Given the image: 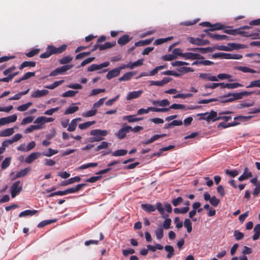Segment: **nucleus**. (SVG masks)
<instances>
[{
  "mask_svg": "<svg viewBox=\"0 0 260 260\" xmlns=\"http://www.w3.org/2000/svg\"><path fill=\"white\" fill-rule=\"evenodd\" d=\"M110 62L106 61L100 64H92L87 68L88 72H93L95 71L99 70L102 68L107 67L109 66Z\"/></svg>",
  "mask_w": 260,
  "mask_h": 260,
  "instance_id": "1a4fd4ad",
  "label": "nucleus"
},
{
  "mask_svg": "<svg viewBox=\"0 0 260 260\" xmlns=\"http://www.w3.org/2000/svg\"><path fill=\"white\" fill-rule=\"evenodd\" d=\"M234 236L237 240L239 241L244 238V235L243 233L240 232L239 230H236L234 231Z\"/></svg>",
  "mask_w": 260,
  "mask_h": 260,
  "instance_id": "69168bd1",
  "label": "nucleus"
},
{
  "mask_svg": "<svg viewBox=\"0 0 260 260\" xmlns=\"http://www.w3.org/2000/svg\"><path fill=\"white\" fill-rule=\"evenodd\" d=\"M22 186L20 185V181L15 182L11 186L10 188V192L12 198H15L18 195L22 190Z\"/></svg>",
  "mask_w": 260,
  "mask_h": 260,
  "instance_id": "7ed1b4c3",
  "label": "nucleus"
},
{
  "mask_svg": "<svg viewBox=\"0 0 260 260\" xmlns=\"http://www.w3.org/2000/svg\"><path fill=\"white\" fill-rule=\"evenodd\" d=\"M183 57H184L186 59L192 60L204 58V57L203 56H201L200 54L192 52L184 53L183 54Z\"/></svg>",
  "mask_w": 260,
  "mask_h": 260,
  "instance_id": "ddd939ff",
  "label": "nucleus"
},
{
  "mask_svg": "<svg viewBox=\"0 0 260 260\" xmlns=\"http://www.w3.org/2000/svg\"><path fill=\"white\" fill-rule=\"evenodd\" d=\"M143 59H140L134 62H129L126 64H122V68H129L131 69H133L135 67L143 65Z\"/></svg>",
  "mask_w": 260,
  "mask_h": 260,
  "instance_id": "dca6fc26",
  "label": "nucleus"
},
{
  "mask_svg": "<svg viewBox=\"0 0 260 260\" xmlns=\"http://www.w3.org/2000/svg\"><path fill=\"white\" fill-rule=\"evenodd\" d=\"M213 58H224L240 59L242 58V55L239 54H231L223 52L215 53L212 55Z\"/></svg>",
  "mask_w": 260,
  "mask_h": 260,
  "instance_id": "f257e3e1",
  "label": "nucleus"
},
{
  "mask_svg": "<svg viewBox=\"0 0 260 260\" xmlns=\"http://www.w3.org/2000/svg\"><path fill=\"white\" fill-rule=\"evenodd\" d=\"M78 91L74 90H68L62 93L61 96L62 97H73L77 93Z\"/></svg>",
  "mask_w": 260,
  "mask_h": 260,
  "instance_id": "052dcab7",
  "label": "nucleus"
},
{
  "mask_svg": "<svg viewBox=\"0 0 260 260\" xmlns=\"http://www.w3.org/2000/svg\"><path fill=\"white\" fill-rule=\"evenodd\" d=\"M43 128L41 125H31L25 130V133L27 134L37 129H40Z\"/></svg>",
  "mask_w": 260,
  "mask_h": 260,
  "instance_id": "ea45409f",
  "label": "nucleus"
},
{
  "mask_svg": "<svg viewBox=\"0 0 260 260\" xmlns=\"http://www.w3.org/2000/svg\"><path fill=\"white\" fill-rule=\"evenodd\" d=\"M87 184L86 183H82L79 184L77 185L75 187H72L70 188H68L67 190L68 193H73L78 192L83 187L86 186Z\"/></svg>",
  "mask_w": 260,
  "mask_h": 260,
  "instance_id": "7c9ffc66",
  "label": "nucleus"
},
{
  "mask_svg": "<svg viewBox=\"0 0 260 260\" xmlns=\"http://www.w3.org/2000/svg\"><path fill=\"white\" fill-rule=\"evenodd\" d=\"M79 110L78 106L69 107L64 112V114L68 115L70 114H73Z\"/></svg>",
  "mask_w": 260,
  "mask_h": 260,
  "instance_id": "3c124183",
  "label": "nucleus"
},
{
  "mask_svg": "<svg viewBox=\"0 0 260 260\" xmlns=\"http://www.w3.org/2000/svg\"><path fill=\"white\" fill-rule=\"evenodd\" d=\"M73 67L71 64L64 65L61 67L57 68L50 74V76H55L59 74H62L68 70L71 69Z\"/></svg>",
  "mask_w": 260,
  "mask_h": 260,
  "instance_id": "20e7f679",
  "label": "nucleus"
},
{
  "mask_svg": "<svg viewBox=\"0 0 260 260\" xmlns=\"http://www.w3.org/2000/svg\"><path fill=\"white\" fill-rule=\"evenodd\" d=\"M73 57L72 56L68 55L59 59L58 62L60 64H66L70 63Z\"/></svg>",
  "mask_w": 260,
  "mask_h": 260,
  "instance_id": "58836bf2",
  "label": "nucleus"
},
{
  "mask_svg": "<svg viewBox=\"0 0 260 260\" xmlns=\"http://www.w3.org/2000/svg\"><path fill=\"white\" fill-rule=\"evenodd\" d=\"M252 173L250 172H249L248 169L246 167L244 169L243 174L239 177L238 180L240 181H242L252 177Z\"/></svg>",
  "mask_w": 260,
  "mask_h": 260,
  "instance_id": "c756f323",
  "label": "nucleus"
},
{
  "mask_svg": "<svg viewBox=\"0 0 260 260\" xmlns=\"http://www.w3.org/2000/svg\"><path fill=\"white\" fill-rule=\"evenodd\" d=\"M141 208L143 210L149 213L154 212L156 210L155 206L150 204H142Z\"/></svg>",
  "mask_w": 260,
  "mask_h": 260,
  "instance_id": "bb28decb",
  "label": "nucleus"
},
{
  "mask_svg": "<svg viewBox=\"0 0 260 260\" xmlns=\"http://www.w3.org/2000/svg\"><path fill=\"white\" fill-rule=\"evenodd\" d=\"M36 63L35 61H25L23 62L19 69L20 70H22L23 68L26 67H35L36 66Z\"/></svg>",
  "mask_w": 260,
  "mask_h": 260,
  "instance_id": "c9c22d12",
  "label": "nucleus"
},
{
  "mask_svg": "<svg viewBox=\"0 0 260 260\" xmlns=\"http://www.w3.org/2000/svg\"><path fill=\"white\" fill-rule=\"evenodd\" d=\"M97 110L95 109H91V110L86 111L82 114V116L84 117H89L93 116L96 114Z\"/></svg>",
  "mask_w": 260,
  "mask_h": 260,
  "instance_id": "864d4df0",
  "label": "nucleus"
},
{
  "mask_svg": "<svg viewBox=\"0 0 260 260\" xmlns=\"http://www.w3.org/2000/svg\"><path fill=\"white\" fill-rule=\"evenodd\" d=\"M188 50L192 51L194 52H199L201 53L204 54L207 52H212L214 50V47H207V48H188Z\"/></svg>",
  "mask_w": 260,
  "mask_h": 260,
  "instance_id": "f3484780",
  "label": "nucleus"
},
{
  "mask_svg": "<svg viewBox=\"0 0 260 260\" xmlns=\"http://www.w3.org/2000/svg\"><path fill=\"white\" fill-rule=\"evenodd\" d=\"M32 105V103L28 102L25 104L21 105L17 108V110L19 111H25Z\"/></svg>",
  "mask_w": 260,
  "mask_h": 260,
  "instance_id": "bf43d9fd",
  "label": "nucleus"
},
{
  "mask_svg": "<svg viewBox=\"0 0 260 260\" xmlns=\"http://www.w3.org/2000/svg\"><path fill=\"white\" fill-rule=\"evenodd\" d=\"M30 170L31 169L30 167H28L23 170H21V171L16 173L15 177L12 178V180H14L18 178L26 176L27 174V173L30 171Z\"/></svg>",
  "mask_w": 260,
  "mask_h": 260,
  "instance_id": "b1692460",
  "label": "nucleus"
},
{
  "mask_svg": "<svg viewBox=\"0 0 260 260\" xmlns=\"http://www.w3.org/2000/svg\"><path fill=\"white\" fill-rule=\"evenodd\" d=\"M252 93H253V92L245 91L241 92H237L235 96L238 98V100H240L242 99L244 96H249Z\"/></svg>",
  "mask_w": 260,
  "mask_h": 260,
  "instance_id": "09e8293b",
  "label": "nucleus"
},
{
  "mask_svg": "<svg viewBox=\"0 0 260 260\" xmlns=\"http://www.w3.org/2000/svg\"><path fill=\"white\" fill-rule=\"evenodd\" d=\"M252 87H259L260 88V79L254 80L250 82V84L246 86V88H249Z\"/></svg>",
  "mask_w": 260,
  "mask_h": 260,
  "instance_id": "6e6d98bb",
  "label": "nucleus"
},
{
  "mask_svg": "<svg viewBox=\"0 0 260 260\" xmlns=\"http://www.w3.org/2000/svg\"><path fill=\"white\" fill-rule=\"evenodd\" d=\"M243 85L239 83H221L220 88H227L229 89H234L239 87H242Z\"/></svg>",
  "mask_w": 260,
  "mask_h": 260,
  "instance_id": "4be33fe9",
  "label": "nucleus"
},
{
  "mask_svg": "<svg viewBox=\"0 0 260 260\" xmlns=\"http://www.w3.org/2000/svg\"><path fill=\"white\" fill-rule=\"evenodd\" d=\"M57 220V219L45 220L40 222L38 224L37 227L39 228H42L47 225L56 222Z\"/></svg>",
  "mask_w": 260,
  "mask_h": 260,
  "instance_id": "72a5a7b5",
  "label": "nucleus"
},
{
  "mask_svg": "<svg viewBox=\"0 0 260 260\" xmlns=\"http://www.w3.org/2000/svg\"><path fill=\"white\" fill-rule=\"evenodd\" d=\"M58 151L57 150L52 149L51 148H49L48 149V152H44L41 154L44 156L50 157L54 154H56L58 153Z\"/></svg>",
  "mask_w": 260,
  "mask_h": 260,
  "instance_id": "de8ad7c7",
  "label": "nucleus"
},
{
  "mask_svg": "<svg viewBox=\"0 0 260 260\" xmlns=\"http://www.w3.org/2000/svg\"><path fill=\"white\" fill-rule=\"evenodd\" d=\"M41 155L40 152H33L29 154L25 159V162L27 164H30Z\"/></svg>",
  "mask_w": 260,
  "mask_h": 260,
  "instance_id": "aec40b11",
  "label": "nucleus"
},
{
  "mask_svg": "<svg viewBox=\"0 0 260 260\" xmlns=\"http://www.w3.org/2000/svg\"><path fill=\"white\" fill-rule=\"evenodd\" d=\"M152 103L154 106H159L163 107L168 106L170 105V102L167 99H164L161 101H153Z\"/></svg>",
  "mask_w": 260,
  "mask_h": 260,
  "instance_id": "cd10ccee",
  "label": "nucleus"
},
{
  "mask_svg": "<svg viewBox=\"0 0 260 260\" xmlns=\"http://www.w3.org/2000/svg\"><path fill=\"white\" fill-rule=\"evenodd\" d=\"M107 99L106 97L100 99L97 102L95 103L92 106V109H95L99 108L103 105L104 101Z\"/></svg>",
  "mask_w": 260,
  "mask_h": 260,
  "instance_id": "0e129e2a",
  "label": "nucleus"
},
{
  "mask_svg": "<svg viewBox=\"0 0 260 260\" xmlns=\"http://www.w3.org/2000/svg\"><path fill=\"white\" fill-rule=\"evenodd\" d=\"M40 52L39 49H34L25 54L26 56L28 57H32L35 55L38 54Z\"/></svg>",
  "mask_w": 260,
  "mask_h": 260,
  "instance_id": "774afa93",
  "label": "nucleus"
},
{
  "mask_svg": "<svg viewBox=\"0 0 260 260\" xmlns=\"http://www.w3.org/2000/svg\"><path fill=\"white\" fill-rule=\"evenodd\" d=\"M135 72H129L125 73L122 76L119 78V81H128L135 75Z\"/></svg>",
  "mask_w": 260,
  "mask_h": 260,
  "instance_id": "f704fd0d",
  "label": "nucleus"
},
{
  "mask_svg": "<svg viewBox=\"0 0 260 260\" xmlns=\"http://www.w3.org/2000/svg\"><path fill=\"white\" fill-rule=\"evenodd\" d=\"M253 116H242L239 115L234 118V120L237 121L238 120V122H245L247 120H250Z\"/></svg>",
  "mask_w": 260,
  "mask_h": 260,
  "instance_id": "a18cd8bd",
  "label": "nucleus"
},
{
  "mask_svg": "<svg viewBox=\"0 0 260 260\" xmlns=\"http://www.w3.org/2000/svg\"><path fill=\"white\" fill-rule=\"evenodd\" d=\"M219 101L218 98H211L210 99H205L199 101L198 103L199 104H206L212 102Z\"/></svg>",
  "mask_w": 260,
  "mask_h": 260,
  "instance_id": "680f3d73",
  "label": "nucleus"
},
{
  "mask_svg": "<svg viewBox=\"0 0 260 260\" xmlns=\"http://www.w3.org/2000/svg\"><path fill=\"white\" fill-rule=\"evenodd\" d=\"M228 46L231 47L232 48V50L233 49H244L247 47L245 45L241 44H236V43H229Z\"/></svg>",
  "mask_w": 260,
  "mask_h": 260,
  "instance_id": "37998d69",
  "label": "nucleus"
},
{
  "mask_svg": "<svg viewBox=\"0 0 260 260\" xmlns=\"http://www.w3.org/2000/svg\"><path fill=\"white\" fill-rule=\"evenodd\" d=\"M52 53L49 46H47L46 51L43 53H42L40 57L42 58H47L52 55Z\"/></svg>",
  "mask_w": 260,
  "mask_h": 260,
  "instance_id": "e2e57ef3",
  "label": "nucleus"
},
{
  "mask_svg": "<svg viewBox=\"0 0 260 260\" xmlns=\"http://www.w3.org/2000/svg\"><path fill=\"white\" fill-rule=\"evenodd\" d=\"M17 116L16 115L14 114L6 117H3L0 119V126L5 124L14 122L16 121Z\"/></svg>",
  "mask_w": 260,
  "mask_h": 260,
  "instance_id": "9b49d317",
  "label": "nucleus"
},
{
  "mask_svg": "<svg viewBox=\"0 0 260 260\" xmlns=\"http://www.w3.org/2000/svg\"><path fill=\"white\" fill-rule=\"evenodd\" d=\"M184 226L185 228H186L187 231L188 233H190L191 232L192 228V223L190 221V220L186 218L185 219L184 221Z\"/></svg>",
  "mask_w": 260,
  "mask_h": 260,
  "instance_id": "8fccbe9b",
  "label": "nucleus"
},
{
  "mask_svg": "<svg viewBox=\"0 0 260 260\" xmlns=\"http://www.w3.org/2000/svg\"><path fill=\"white\" fill-rule=\"evenodd\" d=\"M253 231L254 234L253 236L252 239L254 241L257 240L260 236V224H257L254 228Z\"/></svg>",
  "mask_w": 260,
  "mask_h": 260,
  "instance_id": "e433bc0d",
  "label": "nucleus"
},
{
  "mask_svg": "<svg viewBox=\"0 0 260 260\" xmlns=\"http://www.w3.org/2000/svg\"><path fill=\"white\" fill-rule=\"evenodd\" d=\"M155 234L157 239L160 240L164 237V230L161 227L158 228L155 231Z\"/></svg>",
  "mask_w": 260,
  "mask_h": 260,
  "instance_id": "13d9d810",
  "label": "nucleus"
},
{
  "mask_svg": "<svg viewBox=\"0 0 260 260\" xmlns=\"http://www.w3.org/2000/svg\"><path fill=\"white\" fill-rule=\"evenodd\" d=\"M98 165L97 162H90L80 166L78 169L80 170H83L90 167H95Z\"/></svg>",
  "mask_w": 260,
  "mask_h": 260,
  "instance_id": "5fc2aeb1",
  "label": "nucleus"
},
{
  "mask_svg": "<svg viewBox=\"0 0 260 260\" xmlns=\"http://www.w3.org/2000/svg\"><path fill=\"white\" fill-rule=\"evenodd\" d=\"M116 45L115 42H106L104 44H100V50H104L107 49L111 48Z\"/></svg>",
  "mask_w": 260,
  "mask_h": 260,
  "instance_id": "4c0bfd02",
  "label": "nucleus"
},
{
  "mask_svg": "<svg viewBox=\"0 0 260 260\" xmlns=\"http://www.w3.org/2000/svg\"><path fill=\"white\" fill-rule=\"evenodd\" d=\"M49 47L50 49L52 54H57L62 53L64 52L67 48V45L63 44L59 47H55L53 45H49Z\"/></svg>",
  "mask_w": 260,
  "mask_h": 260,
  "instance_id": "9d476101",
  "label": "nucleus"
},
{
  "mask_svg": "<svg viewBox=\"0 0 260 260\" xmlns=\"http://www.w3.org/2000/svg\"><path fill=\"white\" fill-rule=\"evenodd\" d=\"M172 79L170 77H165L161 81H151L150 82V85H156L158 86H162L169 82H170Z\"/></svg>",
  "mask_w": 260,
  "mask_h": 260,
  "instance_id": "2eb2a0df",
  "label": "nucleus"
},
{
  "mask_svg": "<svg viewBox=\"0 0 260 260\" xmlns=\"http://www.w3.org/2000/svg\"><path fill=\"white\" fill-rule=\"evenodd\" d=\"M14 133V128H6L0 132V137H9L13 135Z\"/></svg>",
  "mask_w": 260,
  "mask_h": 260,
  "instance_id": "473e14b6",
  "label": "nucleus"
},
{
  "mask_svg": "<svg viewBox=\"0 0 260 260\" xmlns=\"http://www.w3.org/2000/svg\"><path fill=\"white\" fill-rule=\"evenodd\" d=\"M77 122H75V120H72L71 123L69 124L67 130L69 132H74L76 130L77 127Z\"/></svg>",
  "mask_w": 260,
  "mask_h": 260,
  "instance_id": "338daca9",
  "label": "nucleus"
},
{
  "mask_svg": "<svg viewBox=\"0 0 260 260\" xmlns=\"http://www.w3.org/2000/svg\"><path fill=\"white\" fill-rule=\"evenodd\" d=\"M143 92V90H141L129 92L126 96V100L129 101L132 100L134 99L138 98L141 96Z\"/></svg>",
  "mask_w": 260,
  "mask_h": 260,
  "instance_id": "412c9836",
  "label": "nucleus"
},
{
  "mask_svg": "<svg viewBox=\"0 0 260 260\" xmlns=\"http://www.w3.org/2000/svg\"><path fill=\"white\" fill-rule=\"evenodd\" d=\"M131 38L128 35H124L120 37L117 40V43L120 45H124L128 43Z\"/></svg>",
  "mask_w": 260,
  "mask_h": 260,
  "instance_id": "a878e982",
  "label": "nucleus"
},
{
  "mask_svg": "<svg viewBox=\"0 0 260 260\" xmlns=\"http://www.w3.org/2000/svg\"><path fill=\"white\" fill-rule=\"evenodd\" d=\"M108 134L107 130H102L100 129H92L90 132V135L95 136L96 138L104 140V137Z\"/></svg>",
  "mask_w": 260,
  "mask_h": 260,
  "instance_id": "0eeeda50",
  "label": "nucleus"
},
{
  "mask_svg": "<svg viewBox=\"0 0 260 260\" xmlns=\"http://www.w3.org/2000/svg\"><path fill=\"white\" fill-rule=\"evenodd\" d=\"M11 163V157L6 158L2 162L1 164V168L3 170H5L10 165Z\"/></svg>",
  "mask_w": 260,
  "mask_h": 260,
  "instance_id": "4d7b16f0",
  "label": "nucleus"
},
{
  "mask_svg": "<svg viewBox=\"0 0 260 260\" xmlns=\"http://www.w3.org/2000/svg\"><path fill=\"white\" fill-rule=\"evenodd\" d=\"M64 82L63 80H60L54 82L53 83L49 85H46L45 87L47 89H53L56 87L59 86L61 85L63 82Z\"/></svg>",
  "mask_w": 260,
  "mask_h": 260,
  "instance_id": "603ef678",
  "label": "nucleus"
},
{
  "mask_svg": "<svg viewBox=\"0 0 260 260\" xmlns=\"http://www.w3.org/2000/svg\"><path fill=\"white\" fill-rule=\"evenodd\" d=\"M131 129L132 126H123L115 135L118 139L120 140L123 139L126 137V134L129 133Z\"/></svg>",
  "mask_w": 260,
  "mask_h": 260,
  "instance_id": "423d86ee",
  "label": "nucleus"
},
{
  "mask_svg": "<svg viewBox=\"0 0 260 260\" xmlns=\"http://www.w3.org/2000/svg\"><path fill=\"white\" fill-rule=\"evenodd\" d=\"M127 151L125 149H119L112 152V155L114 156H120L126 155Z\"/></svg>",
  "mask_w": 260,
  "mask_h": 260,
  "instance_id": "49530a36",
  "label": "nucleus"
},
{
  "mask_svg": "<svg viewBox=\"0 0 260 260\" xmlns=\"http://www.w3.org/2000/svg\"><path fill=\"white\" fill-rule=\"evenodd\" d=\"M237 69L244 73H256L257 72L255 70L247 67H238Z\"/></svg>",
  "mask_w": 260,
  "mask_h": 260,
  "instance_id": "79ce46f5",
  "label": "nucleus"
},
{
  "mask_svg": "<svg viewBox=\"0 0 260 260\" xmlns=\"http://www.w3.org/2000/svg\"><path fill=\"white\" fill-rule=\"evenodd\" d=\"M124 68H122V66H120L119 68H117L115 69H114L110 71H109L106 75V78L108 80H110L112 79L113 78L117 77L120 72V71L122 69H124Z\"/></svg>",
  "mask_w": 260,
  "mask_h": 260,
  "instance_id": "f8f14e48",
  "label": "nucleus"
},
{
  "mask_svg": "<svg viewBox=\"0 0 260 260\" xmlns=\"http://www.w3.org/2000/svg\"><path fill=\"white\" fill-rule=\"evenodd\" d=\"M95 123V121L85 122L83 123L80 124L79 125V128L82 130L85 129Z\"/></svg>",
  "mask_w": 260,
  "mask_h": 260,
  "instance_id": "a19ab883",
  "label": "nucleus"
},
{
  "mask_svg": "<svg viewBox=\"0 0 260 260\" xmlns=\"http://www.w3.org/2000/svg\"><path fill=\"white\" fill-rule=\"evenodd\" d=\"M198 116H201L200 119L206 120L207 121H209L212 120L213 121L214 119H216L217 116V112L214 111H211L209 113L206 112L204 113L198 114Z\"/></svg>",
  "mask_w": 260,
  "mask_h": 260,
  "instance_id": "39448f33",
  "label": "nucleus"
},
{
  "mask_svg": "<svg viewBox=\"0 0 260 260\" xmlns=\"http://www.w3.org/2000/svg\"><path fill=\"white\" fill-rule=\"evenodd\" d=\"M49 93V91L46 89L37 90L34 91L31 94L32 98H39L47 95Z\"/></svg>",
  "mask_w": 260,
  "mask_h": 260,
  "instance_id": "a211bd4d",
  "label": "nucleus"
},
{
  "mask_svg": "<svg viewBox=\"0 0 260 260\" xmlns=\"http://www.w3.org/2000/svg\"><path fill=\"white\" fill-rule=\"evenodd\" d=\"M37 212L38 211L36 210H26L20 212L19 214V217H22L27 216H32L34 215H35Z\"/></svg>",
  "mask_w": 260,
  "mask_h": 260,
  "instance_id": "2f4dec72",
  "label": "nucleus"
},
{
  "mask_svg": "<svg viewBox=\"0 0 260 260\" xmlns=\"http://www.w3.org/2000/svg\"><path fill=\"white\" fill-rule=\"evenodd\" d=\"M199 78L211 81H218L217 78L216 77L214 76H212L209 73H200L199 74Z\"/></svg>",
  "mask_w": 260,
  "mask_h": 260,
  "instance_id": "5701e85b",
  "label": "nucleus"
},
{
  "mask_svg": "<svg viewBox=\"0 0 260 260\" xmlns=\"http://www.w3.org/2000/svg\"><path fill=\"white\" fill-rule=\"evenodd\" d=\"M165 250L168 252V254L167 255V258H171L175 255V250L172 246L171 245H166L164 247Z\"/></svg>",
  "mask_w": 260,
  "mask_h": 260,
  "instance_id": "c85d7f7f",
  "label": "nucleus"
},
{
  "mask_svg": "<svg viewBox=\"0 0 260 260\" xmlns=\"http://www.w3.org/2000/svg\"><path fill=\"white\" fill-rule=\"evenodd\" d=\"M236 93H229L228 94H225L222 96H220V98H229L228 99L220 100L219 101L221 103H226L229 102H232L235 100H238V98H236Z\"/></svg>",
  "mask_w": 260,
  "mask_h": 260,
  "instance_id": "4468645a",
  "label": "nucleus"
},
{
  "mask_svg": "<svg viewBox=\"0 0 260 260\" xmlns=\"http://www.w3.org/2000/svg\"><path fill=\"white\" fill-rule=\"evenodd\" d=\"M225 27H229L228 26L225 27L223 24L219 23H216L214 24H211V27L208 29L205 30V32L207 34L209 32V31H213L216 30H220L224 29Z\"/></svg>",
  "mask_w": 260,
  "mask_h": 260,
  "instance_id": "393cba45",
  "label": "nucleus"
},
{
  "mask_svg": "<svg viewBox=\"0 0 260 260\" xmlns=\"http://www.w3.org/2000/svg\"><path fill=\"white\" fill-rule=\"evenodd\" d=\"M188 41L190 43L198 46H204L210 44L209 41L207 40H203L200 38H194L193 37H189L188 38Z\"/></svg>",
  "mask_w": 260,
  "mask_h": 260,
  "instance_id": "6e6552de",
  "label": "nucleus"
},
{
  "mask_svg": "<svg viewBox=\"0 0 260 260\" xmlns=\"http://www.w3.org/2000/svg\"><path fill=\"white\" fill-rule=\"evenodd\" d=\"M173 37H168L165 38L157 39L155 40L154 44L156 45H160V44L164 43L167 41H171V40L173 39Z\"/></svg>",
  "mask_w": 260,
  "mask_h": 260,
  "instance_id": "c03bdc74",
  "label": "nucleus"
},
{
  "mask_svg": "<svg viewBox=\"0 0 260 260\" xmlns=\"http://www.w3.org/2000/svg\"><path fill=\"white\" fill-rule=\"evenodd\" d=\"M223 32L224 33L228 34L229 35L235 36L237 35H241L244 37H252L253 35L252 34L249 33L247 31H245L243 30H240V29H224Z\"/></svg>",
  "mask_w": 260,
  "mask_h": 260,
  "instance_id": "f03ea898",
  "label": "nucleus"
},
{
  "mask_svg": "<svg viewBox=\"0 0 260 260\" xmlns=\"http://www.w3.org/2000/svg\"><path fill=\"white\" fill-rule=\"evenodd\" d=\"M208 36L212 39L216 41L229 40V37L224 35H218L212 32H209Z\"/></svg>",
  "mask_w": 260,
  "mask_h": 260,
  "instance_id": "6ab92c4d",
  "label": "nucleus"
}]
</instances>
